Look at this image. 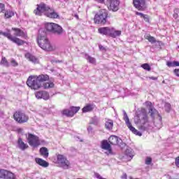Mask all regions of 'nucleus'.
<instances>
[{"mask_svg": "<svg viewBox=\"0 0 179 179\" xmlns=\"http://www.w3.org/2000/svg\"><path fill=\"white\" fill-rule=\"evenodd\" d=\"M0 64L3 65V66H6L7 68L10 66L9 62H8L6 57H2Z\"/></svg>", "mask_w": 179, "mask_h": 179, "instance_id": "obj_32", "label": "nucleus"}, {"mask_svg": "<svg viewBox=\"0 0 179 179\" xmlns=\"http://www.w3.org/2000/svg\"><path fill=\"white\" fill-rule=\"evenodd\" d=\"M134 124L138 125L140 131H149V129L152 128L145 109H141V110L134 117Z\"/></svg>", "mask_w": 179, "mask_h": 179, "instance_id": "obj_1", "label": "nucleus"}, {"mask_svg": "<svg viewBox=\"0 0 179 179\" xmlns=\"http://www.w3.org/2000/svg\"><path fill=\"white\" fill-rule=\"evenodd\" d=\"M96 2H99V3H103L104 2V0H96Z\"/></svg>", "mask_w": 179, "mask_h": 179, "instance_id": "obj_55", "label": "nucleus"}, {"mask_svg": "<svg viewBox=\"0 0 179 179\" xmlns=\"http://www.w3.org/2000/svg\"><path fill=\"white\" fill-rule=\"evenodd\" d=\"M167 66H169V68H171L173 66H174V62H168L166 63Z\"/></svg>", "mask_w": 179, "mask_h": 179, "instance_id": "obj_45", "label": "nucleus"}, {"mask_svg": "<svg viewBox=\"0 0 179 179\" xmlns=\"http://www.w3.org/2000/svg\"><path fill=\"white\" fill-rule=\"evenodd\" d=\"M42 99H43V100H48V99H50V94L45 91H43Z\"/></svg>", "mask_w": 179, "mask_h": 179, "instance_id": "obj_36", "label": "nucleus"}, {"mask_svg": "<svg viewBox=\"0 0 179 179\" xmlns=\"http://www.w3.org/2000/svg\"><path fill=\"white\" fill-rule=\"evenodd\" d=\"M108 142L110 145H118V146H121L122 140L117 136H110L108 138Z\"/></svg>", "mask_w": 179, "mask_h": 179, "instance_id": "obj_16", "label": "nucleus"}, {"mask_svg": "<svg viewBox=\"0 0 179 179\" xmlns=\"http://www.w3.org/2000/svg\"><path fill=\"white\" fill-rule=\"evenodd\" d=\"M0 13H5V4L0 3Z\"/></svg>", "mask_w": 179, "mask_h": 179, "instance_id": "obj_41", "label": "nucleus"}, {"mask_svg": "<svg viewBox=\"0 0 179 179\" xmlns=\"http://www.w3.org/2000/svg\"><path fill=\"white\" fill-rule=\"evenodd\" d=\"M173 66H179V62L174 61L173 62Z\"/></svg>", "mask_w": 179, "mask_h": 179, "instance_id": "obj_52", "label": "nucleus"}, {"mask_svg": "<svg viewBox=\"0 0 179 179\" xmlns=\"http://www.w3.org/2000/svg\"><path fill=\"white\" fill-rule=\"evenodd\" d=\"M169 179H178V178H170Z\"/></svg>", "mask_w": 179, "mask_h": 179, "instance_id": "obj_60", "label": "nucleus"}, {"mask_svg": "<svg viewBox=\"0 0 179 179\" xmlns=\"http://www.w3.org/2000/svg\"><path fill=\"white\" fill-rule=\"evenodd\" d=\"M52 64H58V62H62V61H59V60H52L51 61Z\"/></svg>", "mask_w": 179, "mask_h": 179, "instance_id": "obj_51", "label": "nucleus"}, {"mask_svg": "<svg viewBox=\"0 0 179 179\" xmlns=\"http://www.w3.org/2000/svg\"><path fill=\"white\" fill-rule=\"evenodd\" d=\"M149 79H151L152 80H157V77H149Z\"/></svg>", "mask_w": 179, "mask_h": 179, "instance_id": "obj_54", "label": "nucleus"}, {"mask_svg": "<svg viewBox=\"0 0 179 179\" xmlns=\"http://www.w3.org/2000/svg\"><path fill=\"white\" fill-rule=\"evenodd\" d=\"M150 163H152V158L147 157L146 159H145V164L149 166V164H150Z\"/></svg>", "mask_w": 179, "mask_h": 179, "instance_id": "obj_43", "label": "nucleus"}, {"mask_svg": "<svg viewBox=\"0 0 179 179\" xmlns=\"http://www.w3.org/2000/svg\"><path fill=\"white\" fill-rule=\"evenodd\" d=\"M22 131H23V129H18V132H22Z\"/></svg>", "mask_w": 179, "mask_h": 179, "instance_id": "obj_58", "label": "nucleus"}, {"mask_svg": "<svg viewBox=\"0 0 179 179\" xmlns=\"http://www.w3.org/2000/svg\"><path fill=\"white\" fill-rule=\"evenodd\" d=\"M125 153L129 157H130V159H132V157H134V150H132V149H127Z\"/></svg>", "mask_w": 179, "mask_h": 179, "instance_id": "obj_34", "label": "nucleus"}, {"mask_svg": "<svg viewBox=\"0 0 179 179\" xmlns=\"http://www.w3.org/2000/svg\"><path fill=\"white\" fill-rule=\"evenodd\" d=\"M80 110V107L79 106H71L70 108V111H71V113H73V116L75 115V114H76V113H78V111H79Z\"/></svg>", "mask_w": 179, "mask_h": 179, "instance_id": "obj_33", "label": "nucleus"}, {"mask_svg": "<svg viewBox=\"0 0 179 179\" xmlns=\"http://www.w3.org/2000/svg\"><path fill=\"white\" fill-rule=\"evenodd\" d=\"M39 47L40 48L43 50V51H46V52L55 51V50L57 49L55 46H52V45H42Z\"/></svg>", "mask_w": 179, "mask_h": 179, "instance_id": "obj_24", "label": "nucleus"}, {"mask_svg": "<svg viewBox=\"0 0 179 179\" xmlns=\"http://www.w3.org/2000/svg\"><path fill=\"white\" fill-rule=\"evenodd\" d=\"M35 162L37 163V164H39V166H41L42 167H48V166H50L48 162L41 158H36Z\"/></svg>", "mask_w": 179, "mask_h": 179, "instance_id": "obj_21", "label": "nucleus"}, {"mask_svg": "<svg viewBox=\"0 0 179 179\" xmlns=\"http://www.w3.org/2000/svg\"><path fill=\"white\" fill-rule=\"evenodd\" d=\"M128 177V176L127 175V173H123V175L121 176L122 179H127Z\"/></svg>", "mask_w": 179, "mask_h": 179, "instance_id": "obj_49", "label": "nucleus"}, {"mask_svg": "<svg viewBox=\"0 0 179 179\" xmlns=\"http://www.w3.org/2000/svg\"><path fill=\"white\" fill-rule=\"evenodd\" d=\"M113 127H114V122L111 120H108L105 124V128H106L108 131H111L113 129Z\"/></svg>", "mask_w": 179, "mask_h": 179, "instance_id": "obj_26", "label": "nucleus"}, {"mask_svg": "<svg viewBox=\"0 0 179 179\" xmlns=\"http://www.w3.org/2000/svg\"><path fill=\"white\" fill-rule=\"evenodd\" d=\"M25 58L30 61V62H32V64H39L40 62L38 58L29 52L25 54Z\"/></svg>", "mask_w": 179, "mask_h": 179, "instance_id": "obj_18", "label": "nucleus"}, {"mask_svg": "<svg viewBox=\"0 0 179 179\" xmlns=\"http://www.w3.org/2000/svg\"><path fill=\"white\" fill-rule=\"evenodd\" d=\"M13 118L19 124H24V122L29 121V116L20 111L15 112L13 115Z\"/></svg>", "mask_w": 179, "mask_h": 179, "instance_id": "obj_6", "label": "nucleus"}, {"mask_svg": "<svg viewBox=\"0 0 179 179\" xmlns=\"http://www.w3.org/2000/svg\"><path fill=\"white\" fill-rule=\"evenodd\" d=\"M34 12L35 15H38V16H41L44 13L47 17H50V19H58L59 17L58 13L44 3L38 5L37 8Z\"/></svg>", "mask_w": 179, "mask_h": 179, "instance_id": "obj_3", "label": "nucleus"}, {"mask_svg": "<svg viewBox=\"0 0 179 179\" xmlns=\"http://www.w3.org/2000/svg\"><path fill=\"white\" fill-rule=\"evenodd\" d=\"M95 106L93 104H87L82 109L83 113H90L94 110Z\"/></svg>", "mask_w": 179, "mask_h": 179, "instance_id": "obj_22", "label": "nucleus"}, {"mask_svg": "<svg viewBox=\"0 0 179 179\" xmlns=\"http://www.w3.org/2000/svg\"><path fill=\"white\" fill-rule=\"evenodd\" d=\"M91 124H94V125H97V124H99V119H97V117L92 118Z\"/></svg>", "mask_w": 179, "mask_h": 179, "instance_id": "obj_39", "label": "nucleus"}, {"mask_svg": "<svg viewBox=\"0 0 179 179\" xmlns=\"http://www.w3.org/2000/svg\"><path fill=\"white\" fill-rule=\"evenodd\" d=\"M48 79H50L48 75L31 76L27 80V85L34 90H38L42 86V82H45Z\"/></svg>", "mask_w": 179, "mask_h": 179, "instance_id": "obj_2", "label": "nucleus"}, {"mask_svg": "<svg viewBox=\"0 0 179 179\" xmlns=\"http://www.w3.org/2000/svg\"><path fill=\"white\" fill-rule=\"evenodd\" d=\"M39 152L41 156H43L45 159H47V157H48L49 153H48V149L47 148L45 147L41 148Z\"/></svg>", "mask_w": 179, "mask_h": 179, "instance_id": "obj_25", "label": "nucleus"}, {"mask_svg": "<svg viewBox=\"0 0 179 179\" xmlns=\"http://www.w3.org/2000/svg\"><path fill=\"white\" fill-rule=\"evenodd\" d=\"M175 164L177 167H179V157L176 159Z\"/></svg>", "mask_w": 179, "mask_h": 179, "instance_id": "obj_47", "label": "nucleus"}, {"mask_svg": "<svg viewBox=\"0 0 179 179\" xmlns=\"http://www.w3.org/2000/svg\"><path fill=\"white\" fill-rule=\"evenodd\" d=\"M149 113H150L151 117H155V114H157V111L153 108L150 109Z\"/></svg>", "mask_w": 179, "mask_h": 179, "instance_id": "obj_38", "label": "nucleus"}, {"mask_svg": "<svg viewBox=\"0 0 179 179\" xmlns=\"http://www.w3.org/2000/svg\"><path fill=\"white\" fill-rule=\"evenodd\" d=\"M123 114H124V120L129 129H130L131 132H133V134H135V135H138V136H142V133H141V131H138V130H136V129H135V127L132 126V124H131V122L129 121V117H128V115L127 114V112H125V110H123Z\"/></svg>", "mask_w": 179, "mask_h": 179, "instance_id": "obj_8", "label": "nucleus"}, {"mask_svg": "<svg viewBox=\"0 0 179 179\" xmlns=\"http://www.w3.org/2000/svg\"><path fill=\"white\" fill-rule=\"evenodd\" d=\"M0 34L1 36H4V37H7L8 40H10V41H13V43H15L18 45H23V44H26V42L22 41L21 39H19L18 38H16L15 36H12V35L9 32H3L2 31H0Z\"/></svg>", "mask_w": 179, "mask_h": 179, "instance_id": "obj_7", "label": "nucleus"}, {"mask_svg": "<svg viewBox=\"0 0 179 179\" xmlns=\"http://www.w3.org/2000/svg\"><path fill=\"white\" fill-rule=\"evenodd\" d=\"M17 148L20 149V150H26V149L29 148V145L22 140V138H18L17 141Z\"/></svg>", "mask_w": 179, "mask_h": 179, "instance_id": "obj_20", "label": "nucleus"}, {"mask_svg": "<svg viewBox=\"0 0 179 179\" xmlns=\"http://www.w3.org/2000/svg\"><path fill=\"white\" fill-rule=\"evenodd\" d=\"M63 115H66V117H73V113H71L70 109H65L62 111Z\"/></svg>", "mask_w": 179, "mask_h": 179, "instance_id": "obj_30", "label": "nucleus"}, {"mask_svg": "<svg viewBox=\"0 0 179 179\" xmlns=\"http://www.w3.org/2000/svg\"><path fill=\"white\" fill-rule=\"evenodd\" d=\"M98 32L99 34H102V36H108L109 37H112L113 38L120 37L122 33L121 31L116 30L114 27H100L98 29Z\"/></svg>", "mask_w": 179, "mask_h": 179, "instance_id": "obj_4", "label": "nucleus"}, {"mask_svg": "<svg viewBox=\"0 0 179 179\" xmlns=\"http://www.w3.org/2000/svg\"><path fill=\"white\" fill-rule=\"evenodd\" d=\"M101 148L103 149V150H107L105 152V155L107 156H110V155H113V148H111V145L107 141V140H103L101 143Z\"/></svg>", "mask_w": 179, "mask_h": 179, "instance_id": "obj_12", "label": "nucleus"}, {"mask_svg": "<svg viewBox=\"0 0 179 179\" xmlns=\"http://www.w3.org/2000/svg\"><path fill=\"white\" fill-rule=\"evenodd\" d=\"M136 15H137L138 16H141V17H143V19H146V15H145L142 13L136 12Z\"/></svg>", "mask_w": 179, "mask_h": 179, "instance_id": "obj_44", "label": "nucleus"}, {"mask_svg": "<svg viewBox=\"0 0 179 179\" xmlns=\"http://www.w3.org/2000/svg\"><path fill=\"white\" fill-rule=\"evenodd\" d=\"M87 131H88V132H92V131H93V128L91 126H90L87 128Z\"/></svg>", "mask_w": 179, "mask_h": 179, "instance_id": "obj_53", "label": "nucleus"}, {"mask_svg": "<svg viewBox=\"0 0 179 179\" xmlns=\"http://www.w3.org/2000/svg\"><path fill=\"white\" fill-rule=\"evenodd\" d=\"M55 23H47L45 24V29L46 30H48V31H51L52 33L53 30H54V26H55Z\"/></svg>", "mask_w": 179, "mask_h": 179, "instance_id": "obj_29", "label": "nucleus"}, {"mask_svg": "<svg viewBox=\"0 0 179 179\" xmlns=\"http://www.w3.org/2000/svg\"><path fill=\"white\" fill-rule=\"evenodd\" d=\"M36 99H43V91H40L36 93Z\"/></svg>", "mask_w": 179, "mask_h": 179, "instance_id": "obj_40", "label": "nucleus"}, {"mask_svg": "<svg viewBox=\"0 0 179 179\" xmlns=\"http://www.w3.org/2000/svg\"><path fill=\"white\" fill-rule=\"evenodd\" d=\"M106 5L109 10L117 12L120 9V0H106Z\"/></svg>", "mask_w": 179, "mask_h": 179, "instance_id": "obj_9", "label": "nucleus"}, {"mask_svg": "<svg viewBox=\"0 0 179 179\" xmlns=\"http://www.w3.org/2000/svg\"><path fill=\"white\" fill-rule=\"evenodd\" d=\"M57 163L60 164L61 167L63 169H69V161L66 159V157L62 155H57Z\"/></svg>", "mask_w": 179, "mask_h": 179, "instance_id": "obj_11", "label": "nucleus"}, {"mask_svg": "<svg viewBox=\"0 0 179 179\" xmlns=\"http://www.w3.org/2000/svg\"><path fill=\"white\" fill-rule=\"evenodd\" d=\"M75 17H76V19H79V15H78V14H75Z\"/></svg>", "mask_w": 179, "mask_h": 179, "instance_id": "obj_57", "label": "nucleus"}, {"mask_svg": "<svg viewBox=\"0 0 179 179\" xmlns=\"http://www.w3.org/2000/svg\"><path fill=\"white\" fill-rule=\"evenodd\" d=\"M10 64L12 66H17L19 65V64L16 62V60H15V59H11Z\"/></svg>", "mask_w": 179, "mask_h": 179, "instance_id": "obj_42", "label": "nucleus"}, {"mask_svg": "<svg viewBox=\"0 0 179 179\" xmlns=\"http://www.w3.org/2000/svg\"><path fill=\"white\" fill-rule=\"evenodd\" d=\"M173 17H175V19H177V17H178V14L177 13L173 14Z\"/></svg>", "mask_w": 179, "mask_h": 179, "instance_id": "obj_56", "label": "nucleus"}, {"mask_svg": "<svg viewBox=\"0 0 179 179\" xmlns=\"http://www.w3.org/2000/svg\"><path fill=\"white\" fill-rule=\"evenodd\" d=\"M95 177H96V178H99V179H102V178H103L101 177V176H100V174H99V173H95Z\"/></svg>", "mask_w": 179, "mask_h": 179, "instance_id": "obj_48", "label": "nucleus"}, {"mask_svg": "<svg viewBox=\"0 0 179 179\" xmlns=\"http://www.w3.org/2000/svg\"><path fill=\"white\" fill-rule=\"evenodd\" d=\"M52 33H54V34H57V36H61L64 33V29H62V27L59 26V24H55Z\"/></svg>", "mask_w": 179, "mask_h": 179, "instance_id": "obj_19", "label": "nucleus"}, {"mask_svg": "<svg viewBox=\"0 0 179 179\" xmlns=\"http://www.w3.org/2000/svg\"><path fill=\"white\" fill-rule=\"evenodd\" d=\"M99 50L101 51H106V48L104 46H99Z\"/></svg>", "mask_w": 179, "mask_h": 179, "instance_id": "obj_50", "label": "nucleus"}, {"mask_svg": "<svg viewBox=\"0 0 179 179\" xmlns=\"http://www.w3.org/2000/svg\"><path fill=\"white\" fill-rule=\"evenodd\" d=\"M12 30L14 31V36H16L17 37H23L24 38H27V34H26V33H24L20 29L12 28Z\"/></svg>", "mask_w": 179, "mask_h": 179, "instance_id": "obj_17", "label": "nucleus"}, {"mask_svg": "<svg viewBox=\"0 0 179 179\" xmlns=\"http://www.w3.org/2000/svg\"><path fill=\"white\" fill-rule=\"evenodd\" d=\"M14 175L11 172L8 171L5 169H0V178L2 179H12Z\"/></svg>", "mask_w": 179, "mask_h": 179, "instance_id": "obj_15", "label": "nucleus"}, {"mask_svg": "<svg viewBox=\"0 0 179 179\" xmlns=\"http://www.w3.org/2000/svg\"><path fill=\"white\" fill-rule=\"evenodd\" d=\"M64 1H69V0H64Z\"/></svg>", "mask_w": 179, "mask_h": 179, "instance_id": "obj_61", "label": "nucleus"}, {"mask_svg": "<svg viewBox=\"0 0 179 179\" xmlns=\"http://www.w3.org/2000/svg\"><path fill=\"white\" fill-rule=\"evenodd\" d=\"M108 16V13L107 10L102 9L96 13L94 18V22L96 24H106L107 23V17Z\"/></svg>", "mask_w": 179, "mask_h": 179, "instance_id": "obj_5", "label": "nucleus"}, {"mask_svg": "<svg viewBox=\"0 0 179 179\" xmlns=\"http://www.w3.org/2000/svg\"><path fill=\"white\" fill-rule=\"evenodd\" d=\"M146 40H148V41L151 43L153 44L155 43H157L159 45L162 44V42L157 41L156 38L150 35H147L145 36Z\"/></svg>", "mask_w": 179, "mask_h": 179, "instance_id": "obj_23", "label": "nucleus"}, {"mask_svg": "<svg viewBox=\"0 0 179 179\" xmlns=\"http://www.w3.org/2000/svg\"><path fill=\"white\" fill-rule=\"evenodd\" d=\"M164 108L166 113H170V111L171 110V104L169 103H166L164 105Z\"/></svg>", "mask_w": 179, "mask_h": 179, "instance_id": "obj_37", "label": "nucleus"}, {"mask_svg": "<svg viewBox=\"0 0 179 179\" xmlns=\"http://www.w3.org/2000/svg\"><path fill=\"white\" fill-rule=\"evenodd\" d=\"M37 43L38 45H50V44H51L50 39L48 38L47 36L40 34L38 36Z\"/></svg>", "mask_w": 179, "mask_h": 179, "instance_id": "obj_14", "label": "nucleus"}, {"mask_svg": "<svg viewBox=\"0 0 179 179\" xmlns=\"http://www.w3.org/2000/svg\"><path fill=\"white\" fill-rule=\"evenodd\" d=\"M173 73L176 75V76H178L179 78V69H176L173 70Z\"/></svg>", "mask_w": 179, "mask_h": 179, "instance_id": "obj_46", "label": "nucleus"}, {"mask_svg": "<svg viewBox=\"0 0 179 179\" xmlns=\"http://www.w3.org/2000/svg\"><path fill=\"white\" fill-rule=\"evenodd\" d=\"M27 141L29 145L30 146H34V148H37L40 145V139L37 136H35L31 134H28Z\"/></svg>", "mask_w": 179, "mask_h": 179, "instance_id": "obj_10", "label": "nucleus"}, {"mask_svg": "<svg viewBox=\"0 0 179 179\" xmlns=\"http://www.w3.org/2000/svg\"><path fill=\"white\" fill-rule=\"evenodd\" d=\"M55 85L52 82L45 83L43 84L44 89H52L54 87Z\"/></svg>", "mask_w": 179, "mask_h": 179, "instance_id": "obj_31", "label": "nucleus"}, {"mask_svg": "<svg viewBox=\"0 0 179 179\" xmlns=\"http://www.w3.org/2000/svg\"><path fill=\"white\" fill-rule=\"evenodd\" d=\"M133 3L138 10H145L146 9V0H134Z\"/></svg>", "mask_w": 179, "mask_h": 179, "instance_id": "obj_13", "label": "nucleus"}, {"mask_svg": "<svg viewBox=\"0 0 179 179\" xmlns=\"http://www.w3.org/2000/svg\"><path fill=\"white\" fill-rule=\"evenodd\" d=\"M15 15V13L10 10H7L6 11H4V17L5 19H10L12 16Z\"/></svg>", "mask_w": 179, "mask_h": 179, "instance_id": "obj_27", "label": "nucleus"}, {"mask_svg": "<svg viewBox=\"0 0 179 179\" xmlns=\"http://www.w3.org/2000/svg\"><path fill=\"white\" fill-rule=\"evenodd\" d=\"M141 68H143V69H145V71H150L152 70V68H150V66L148 63L142 64Z\"/></svg>", "mask_w": 179, "mask_h": 179, "instance_id": "obj_35", "label": "nucleus"}, {"mask_svg": "<svg viewBox=\"0 0 179 179\" xmlns=\"http://www.w3.org/2000/svg\"><path fill=\"white\" fill-rule=\"evenodd\" d=\"M85 58L88 62H90V64H96V59L94 57H92L90 55L85 54Z\"/></svg>", "mask_w": 179, "mask_h": 179, "instance_id": "obj_28", "label": "nucleus"}, {"mask_svg": "<svg viewBox=\"0 0 179 179\" xmlns=\"http://www.w3.org/2000/svg\"><path fill=\"white\" fill-rule=\"evenodd\" d=\"M176 50H179V46H178V47L176 48Z\"/></svg>", "mask_w": 179, "mask_h": 179, "instance_id": "obj_59", "label": "nucleus"}]
</instances>
